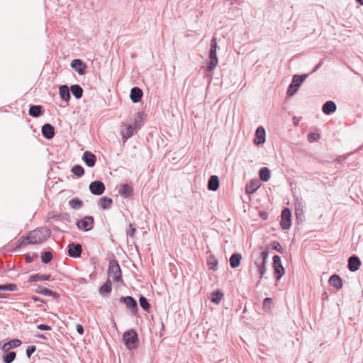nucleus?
Wrapping results in <instances>:
<instances>
[{"label":"nucleus","mask_w":363,"mask_h":363,"mask_svg":"<svg viewBox=\"0 0 363 363\" xmlns=\"http://www.w3.org/2000/svg\"><path fill=\"white\" fill-rule=\"evenodd\" d=\"M43 136L47 140H51L54 138L55 132V128L50 123H45L41 128Z\"/></svg>","instance_id":"dca6fc26"},{"label":"nucleus","mask_w":363,"mask_h":363,"mask_svg":"<svg viewBox=\"0 0 363 363\" xmlns=\"http://www.w3.org/2000/svg\"><path fill=\"white\" fill-rule=\"evenodd\" d=\"M337 106L334 101H327L322 106V111L325 115H330L336 111Z\"/></svg>","instance_id":"a878e982"},{"label":"nucleus","mask_w":363,"mask_h":363,"mask_svg":"<svg viewBox=\"0 0 363 363\" xmlns=\"http://www.w3.org/2000/svg\"><path fill=\"white\" fill-rule=\"evenodd\" d=\"M241 259H242V256L240 253H238V252L233 253L229 259V262H230V265L231 268H233V269L237 268L240 264Z\"/></svg>","instance_id":"f704fd0d"},{"label":"nucleus","mask_w":363,"mask_h":363,"mask_svg":"<svg viewBox=\"0 0 363 363\" xmlns=\"http://www.w3.org/2000/svg\"><path fill=\"white\" fill-rule=\"evenodd\" d=\"M118 192L121 194V196H122L123 197L128 198L129 196H130L133 194V187L131 186H130L129 184H122L120 186Z\"/></svg>","instance_id":"c85d7f7f"},{"label":"nucleus","mask_w":363,"mask_h":363,"mask_svg":"<svg viewBox=\"0 0 363 363\" xmlns=\"http://www.w3.org/2000/svg\"><path fill=\"white\" fill-rule=\"evenodd\" d=\"M6 298V296L4 294H0V298Z\"/></svg>","instance_id":"69168bd1"},{"label":"nucleus","mask_w":363,"mask_h":363,"mask_svg":"<svg viewBox=\"0 0 363 363\" xmlns=\"http://www.w3.org/2000/svg\"><path fill=\"white\" fill-rule=\"evenodd\" d=\"M307 74H295L292 77V81L291 84L289 85L287 89V95L289 96H291L294 95L298 90V88L301 85V84L305 81L307 78Z\"/></svg>","instance_id":"39448f33"},{"label":"nucleus","mask_w":363,"mask_h":363,"mask_svg":"<svg viewBox=\"0 0 363 363\" xmlns=\"http://www.w3.org/2000/svg\"><path fill=\"white\" fill-rule=\"evenodd\" d=\"M293 122L294 125H297L298 124V119L296 116H294L293 118Z\"/></svg>","instance_id":"0e129e2a"},{"label":"nucleus","mask_w":363,"mask_h":363,"mask_svg":"<svg viewBox=\"0 0 363 363\" xmlns=\"http://www.w3.org/2000/svg\"><path fill=\"white\" fill-rule=\"evenodd\" d=\"M5 353L2 356V360L4 363H12L16 357V352L8 351L4 352Z\"/></svg>","instance_id":"e433bc0d"},{"label":"nucleus","mask_w":363,"mask_h":363,"mask_svg":"<svg viewBox=\"0 0 363 363\" xmlns=\"http://www.w3.org/2000/svg\"><path fill=\"white\" fill-rule=\"evenodd\" d=\"M52 277L50 274H32L29 277L28 282H36L39 281H52Z\"/></svg>","instance_id":"cd10ccee"},{"label":"nucleus","mask_w":363,"mask_h":363,"mask_svg":"<svg viewBox=\"0 0 363 363\" xmlns=\"http://www.w3.org/2000/svg\"><path fill=\"white\" fill-rule=\"evenodd\" d=\"M136 232V228L134 227L133 224H129V228L126 230V235L128 237H134Z\"/></svg>","instance_id":"09e8293b"},{"label":"nucleus","mask_w":363,"mask_h":363,"mask_svg":"<svg viewBox=\"0 0 363 363\" xmlns=\"http://www.w3.org/2000/svg\"><path fill=\"white\" fill-rule=\"evenodd\" d=\"M211 47L208 51L209 60L206 65V69L207 72L213 71L218 63V59L217 57V49L218 43L216 37H213L211 40Z\"/></svg>","instance_id":"f03ea898"},{"label":"nucleus","mask_w":363,"mask_h":363,"mask_svg":"<svg viewBox=\"0 0 363 363\" xmlns=\"http://www.w3.org/2000/svg\"><path fill=\"white\" fill-rule=\"evenodd\" d=\"M139 303L140 307L146 312H149L150 310V304L146 297L140 295L139 298Z\"/></svg>","instance_id":"ea45409f"},{"label":"nucleus","mask_w":363,"mask_h":363,"mask_svg":"<svg viewBox=\"0 0 363 363\" xmlns=\"http://www.w3.org/2000/svg\"><path fill=\"white\" fill-rule=\"evenodd\" d=\"M266 140V131L263 126H259L255 131L253 143L256 145H262Z\"/></svg>","instance_id":"4468645a"},{"label":"nucleus","mask_w":363,"mask_h":363,"mask_svg":"<svg viewBox=\"0 0 363 363\" xmlns=\"http://www.w3.org/2000/svg\"><path fill=\"white\" fill-rule=\"evenodd\" d=\"M59 94L62 101L69 102L70 100V91L67 84L60 85L59 87Z\"/></svg>","instance_id":"b1692460"},{"label":"nucleus","mask_w":363,"mask_h":363,"mask_svg":"<svg viewBox=\"0 0 363 363\" xmlns=\"http://www.w3.org/2000/svg\"><path fill=\"white\" fill-rule=\"evenodd\" d=\"M17 290H18V286L16 284H13V283H8V284L0 285V291H15Z\"/></svg>","instance_id":"a18cd8bd"},{"label":"nucleus","mask_w":363,"mask_h":363,"mask_svg":"<svg viewBox=\"0 0 363 363\" xmlns=\"http://www.w3.org/2000/svg\"><path fill=\"white\" fill-rule=\"evenodd\" d=\"M69 205L72 209H79L83 206V201L79 198L72 199L69 201Z\"/></svg>","instance_id":"37998d69"},{"label":"nucleus","mask_w":363,"mask_h":363,"mask_svg":"<svg viewBox=\"0 0 363 363\" xmlns=\"http://www.w3.org/2000/svg\"><path fill=\"white\" fill-rule=\"evenodd\" d=\"M31 241H33L32 235L29 234L27 236H22L21 238L16 242V248L22 247L24 245H28V244H35V242H33Z\"/></svg>","instance_id":"72a5a7b5"},{"label":"nucleus","mask_w":363,"mask_h":363,"mask_svg":"<svg viewBox=\"0 0 363 363\" xmlns=\"http://www.w3.org/2000/svg\"><path fill=\"white\" fill-rule=\"evenodd\" d=\"M44 108L40 105H30L28 114L33 118H38L44 114Z\"/></svg>","instance_id":"aec40b11"},{"label":"nucleus","mask_w":363,"mask_h":363,"mask_svg":"<svg viewBox=\"0 0 363 363\" xmlns=\"http://www.w3.org/2000/svg\"><path fill=\"white\" fill-rule=\"evenodd\" d=\"M38 255L37 252H33L32 255H30L29 253H27L26 255V262L27 263H31L33 260V258H38Z\"/></svg>","instance_id":"3c124183"},{"label":"nucleus","mask_w":363,"mask_h":363,"mask_svg":"<svg viewBox=\"0 0 363 363\" xmlns=\"http://www.w3.org/2000/svg\"><path fill=\"white\" fill-rule=\"evenodd\" d=\"M272 303V299L271 298H265L263 301V307L264 308H270V306Z\"/></svg>","instance_id":"864d4df0"},{"label":"nucleus","mask_w":363,"mask_h":363,"mask_svg":"<svg viewBox=\"0 0 363 363\" xmlns=\"http://www.w3.org/2000/svg\"><path fill=\"white\" fill-rule=\"evenodd\" d=\"M108 274L109 277H112L114 282L118 283L123 281L122 271L118 260L114 259L109 262Z\"/></svg>","instance_id":"20e7f679"},{"label":"nucleus","mask_w":363,"mask_h":363,"mask_svg":"<svg viewBox=\"0 0 363 363\" xmlns=\"http://www.w3.org/2000/svg\"><path fill=\"white\" fill-rule=\"evenodd\" d=\"M274 274L277 280H279L284 274L285 270L281 263V257L279 255L273 257Z\"/></svg>","instance_id":"1a4fd4ad"},{"label":"nucleus","mask_w":363,"mask_h":363,"mask_svg":"<svg viewBox=\"0 0 363 363\" xmlns=\"http://www.w3.org/2000/svg\"><path fill=\"white\" fill-rule=\"evenodd\" d=\"M291 213L289 208H284L281 211L280 225L283 230H288L291 225Z\"/></svg>","instance_id":"9b49d317"},{"label":"nucleus","mask_w":363,"mask_h":363,"mask_svg":"<svg viewBox=\"0 0 363 363\" xmlns=\"http://www.w3.org/2000/svg\"><path fill=\"white\" fill-rule=\"evenodd\" d=\"M35 292L44 296H52L55 298H58L60 297V294L58 293L43 287L41 285L37 286V289L35 290Z\"/></svg>","instance_id":"412c9836"},{"label":"nucleus","mask_w":363,"mask_h":363,"mask_svg":"<svg viewBox=\"0 0 363 363\" xmlns=\"http://www.w3.org/2000/svg\"><path fill=\"white\" fill-rule=\"evenodd\" d=\"M22 341L18 338L11 339L4 343L1 349L4 352L10 351L11 349L16 348L21 346Z\"/></svg>","instance_id":"6ab92c4d"},{"label":"nucleus","mask_w":363,"mask_h":363,"mask_svg":"<svg viewBox=\"0 0 363 363\" xmlns=\"http://www.w3.org/2000/svg\"><path fill=\"white\" fill-rule=\"evenodd\" d=\"M119 301L125 304L126 308L130 310L133 315H136L138 311L137 301L130 296H121Z\"/></svg>","instance_id":"0eeeda50"},{"label":"nucleus","mask_w":363,"mask_h":363,"mask_svg":"<svg viewBox=\"0 0 363 363\" xmlns=\"http://www.w3.org/2000/svg\"><path fill=\"white\" fill-rule=\"evenodd\" d=\"M36 347L35 345H28L26 348V355L30 358L31 355L35 352Z\"/></svg>","instance_id":"8fccbe9b"},{"label":"nucleus","mask_w":363,"mask_h":363,"mask_svg":"<svg viewBox=\"0 0 363 363\" xmlns=\"http://www.w3.org/2000/svg\"><path fill=\"white\" fill-rule=\"evenodd\" d=\"M71 172L77 177H82L84 174V169L80 164H75L72 167Z\"/></svg>","instance_id":"79ce46f5"},{"label":"nucleus","mask_w":363,"mask_h":363,"mask_svg":"<svg viewBox=\"0 0 363 363\" xmlns=\"http://www.w3.org/2000/svg\"><path fill=\"white\" fill-rule=\"evenodd\" d=\"M52 253L50 251L41 252V261L44 264H48L52 259Z\"/></svg>","instance_id":"c03bdc74"},{"label":"nucleus","mask_w":363,"mask_h":363,"mask_svg":"<svg viewBox=\"0 0 363 363\" xmlns=\"http://www.w3.org/2000/svg\"><path fill=\"white\" fill-rule=\"evenodd\" d=\"M274 249L280 253H283L284 251L279 242H276L274 244Z\"/></svg>","instance_id":"6e6d98bb"},{"label":"nucleus","mask_w":363,"mask_h":363,"mask_svg":"<svg viewBox=\"0 0 363 363\" xmlns=\"http://www.w3.org/2000/svg\"><path fill=\"white\" fill-rule=\"evenodd\" d=\"M35 337H38V338H40V339H43V340H47L48 339L47 337L44 334H42V333L36 334Z\"/></svg>","instance_id":"bf43d9fd"},{"label":"nucleus","mask_w":363,"mask_h":363,"mask_svg":"<svg viewBox=\"0 0 363 363\" xmlns=\"http://www.w3.org/2000/svg\"><path fill=\"white\" fill-rule=\"evenodd\" d=\"M322 64L323 62H320L318 65H316L313 68L312 72H315L322 66Z\"/></svg>","instance_id":"680f3d73"},{"label":"nucleus","mask_w":363,"mask_h":363,"mask_svg":"<svg viewBox=\"0 0 363 363\" xmlns=\"http://www.w3.org/2000/svg\"><path fill=\"white\" fill-rule=\"evenodd\" d=\"M37 328L40 330H51L52 328L51 326L46 325V324H39L37 325Z\"/></svg>","instance_id":"5fc2aeb1"},{"label":"nucleus","mask_w":363,"mask_h":363,"mask_svg":"<svg viewBox=\"0 0 363 363\" xmlns=\"http://www.w3.org/2000/svg\"><path fill=\"white\" fill-rule=\"evenodd\" d=\"M329 284L336 289H340L342 287V280L337 274H333L329 279Z\"/></svg>","instance_id":"c756f323"},{"label":"nucleus","mask_w":363,"mask_h":363,"mask_svg":"<svg viewBox=\"0 0 363 363\" xmlns=\"http://www.w3.org/2000/svg\"><path fill=\"white\" fill-rule=\"evenodd\" d=\"M89 189L93 195L101 196L104 193L106 186L101 181L96 180L89 184Z\"/></svg>","instance_id":"f8f14e48"},{"label":"nucleus","mask_w":363,"mask_h":363,"mask_svg":"<svg viewBox=\"0 0 363 363\" xmlns=\"http://www.w3.org/2000/svg\"><path fill=\"white\" fill-rule=\"evenodd\" d=\"M259 177L261 181L267 182L271 177V172L268 167H263L259 171Z\"/></svg>","instance_id":"c9c22d12"},{"label":"nucleus","mask_w":363,"mask_h":363,"mask_svg":"<svg viewBox=\"0 0 363 363\" xmlns=\"http://www.w3.org/2000/svg\"><path fill=\"white\" fill-rule=\"evenodd\" d=\"M223 296L224 294L220 290H216L212 292L211 301L214 303L218 304Z\"/></svg>","instance_id":"58836bf2"},{"label":"nucleus","mask_w":363,"mask_h":363,"mask_svg":"<svg viewBox=\"0 0 363 363\" xmlns=\"http://www.w3.org/2000/svg\"><path fill=\"white\" fill-rule=\"evenodd\" d=\"M113 199L108 196L101 197L98 201L99 206L103 210H108L111 208Z\"/></svg>","instance_id":"bb28decb"},{"label":"nucleus","mask_w":363,"mask_h":363,"mask_svg":"<svg viewBox=\"0 0 363 363\" xmlns=\"http://www.w3.org/2000/svg\"><path fill=\"white\" fill-rule=\"evenodd\" d=\"M82 159L89 167H94L97 160L96 156L89 150H86L83 153Z\"/></svg>","instance_id":"2eb2a0df"},{"label":"nucleus","mask_w":363,"mask_h":363,"mask_svg":"<svg viewBox=\"0 0 363 363\" xmlns=\"http://www.w3.org/2000/svg\"><path fill=\"white\" fill-rule=\"evenodd\" d=\"M245 197H241L242 202L247 204L248 208H250V204L247 201H250V182H247L245 184Z\"/></svg>","instance_id":"49530a36"},{"label":"nucleus","mask_w":363,"mask_h":363,"mask_svg":"<svg viewBox=\"0 0 363 363\" xmlns=\"http://www.w3.org/2000/svg\"><path fill=\"white\" fill-rule=\"evenodd\" d=\"M144 113L143 112L137 113V115L134 119L133 126L135 129H140L143 125Z\"/></svg>","instance_id":"4c0bfd02"},{"label":"nucleus","mask_w":363,"mask_h":363,"mask_svg":"<svg viewBox=\"0 0 363 363\" xmlns=\"http://www.w3.org/2000/svg\"><path fill=\"white\" fill-rule=\"evenodd\" d=\"M209 269L216 271L218 269V259L214 255H211L207 261Z\"/></svg>","instance_id":"a19ab883"},{"label":"nucleus","mask_w":363,"mask_h":363,"mask_svg":"<svg viewBox=\"0 0 363 363\" xmlns=\"http://www.w3.org/2000/svg\"><path fill=\"white\" fill-rule=\"evenodd\" d=\"M261 218L264 220L267 218V213L266 212L261 213Z\"/></svg>","instance_id":"e2e57ef3"},{"label":"nucleus","mask_w":363,"mask_h":363,"mask_svg":"<svg viewBox=\"0 0 363 363\" xmlns=\"http://www.w3.org/2000/svg\"><path fill=\"white\" fill-rule=\"evenodd\" d=\"M268 255L269 254L267 250L261 252L259 257L255 262L257 268V272L259 273L260 278H263L264 277V274H266L267 269L265 264L267 262Z\"/></svg>","instance_id":"6e6552de"},{"label":"nucleus","mask_w":363,"mask_h":363,"mask_svg":"<svg viewBox=\"0 0 363 363\" xmlns=\"http://www.w3.org/2000/svg\"><path fill=\"white\" fill-rule=\"evenodd\" d=\"M143 92L138 86H134L130 89V99L133 103H138L142 100Z\"/></svg>","instance_id":"a211bd4d"},{"label":"nucleus","mask_w":363,"mask_h":363,"mask_svg":"<svg viewBox=\"0 0 363 363\" xmlns=\"http://www.w3.org/2000/svg\"><path fill=\"white\" fill-rule=\"evenodd\" d=\"M30 234L32 235L33 239V241L32 242H35V244H39L43 242L50 237L51 230L47 227L38 228L30 232Z\"/></svg>","instance_id":"7ed1b4c3"},{"label":"nucleus","mask_w":363,"mask_h":363,"mask_svg":"<svg viewBox=\"0 0 363 363\" xmlns=\"http://www.w3.org/2000/svg\"><path fill=\"white\" fill-rule=\"evenodd\" d=\"M303 204L302 201H298V199H296V201L295 203V213L297 220L302 221L303 218H304L303 215Z\"/></svg>","instance_id":"7c9ffc66"},{"label":"nucleus","mask_w":363,"mask_h":363,"mask_svg":"<svg viewBox=\"0 0 363 363\" xmlns=\"http://www.w3.org/2000/svg\"><path fill=\"white\" fill-rule=\"evenodd\" d=\"M342 160V158H338V159L335 160L333 161V162H334V163H335V167H337V168L338 167V166H337V165H340V163H341Z\"/></svg>","instance_id":"052dcab7"},{"label":"nucleus","mask_w":363,"mask_h":363,"mask_svg":"<svg viewBox=\"0 0 363 363\" xmlns=\"http://www.w3.org/2000/svg\"><path fill=\"white\" fill-rule=\"evenodd\" d=\"M69 89L75 99H80L82 97L84 90L79 84H72Z\"/></svg>","instance_id":"473e14b6"},{"label":"nucleus","mask_w":363,"mask_h":363,"mask_svg":"<svg viewBox=\"0 0 363 363\" xmlns=\"http://www.w3.org/2000/svg\"><path fill=\"white\" fill-rule=\"evenodd\" d=\"M319 138H320L319 135L315 134V133H309L308 135V140L311 143L317 141L318 139H319Z\"/></svg>","instance_id":"603ef678"},{"label":"nucleus","mask_w":363,"mask_h":363,"mask_svg":"<svg viewBox=\"0 0 363 363\" xmlns=\"http://www.w3.org/2000/svg\"><path fill=\"white\" fill-rule=\"evenodd\" d=\"M260 186V182L258 179H251V194Z\"/></svg>","instance_id":"de8ad7c7"},{"label":"nucleus","mask_w":363,"mask_h":363,"mask_svg":"<svg viewBox=\"0 0 363 363\" xmlns=\"http://www.w3.org/2000/svg\"><path fill=\"white\" fill-rule=\"evenodd\" d=\"M361 264H362V262H361V260L359 258V257H357V255H352L348 259V264H347L348 269L352 272H354L359 269Z\"/></svg>","instance_id":"f3484780"},{"label":"nucleus","mask_w":363,"mask_h":363,"mask_svg":"<svg viewBox=\"0 0 363 363\" xmlns=\"http://www.w3.org/2000/svg\"><path fill=\"white\" fill-rule=\"evenodd\" d=\"M31 299L34 301V302H41V303H45V301L42 299L41 298H40L39 296H31Z\"/></svg>","instance_id":"13d9d810"},{"label":"nucleus","mask_w":363,"mask_h":363,"mask_svg":"<svg viewBox=\"0 0 363 363\" xmlns=\"http://www.w3.org/2000/svg\"><path fill=\"white\" fill-rule=\"evenodd\" d=\"M76 330H77V332L81 335H82L84 333V327H83V325H82L80 324L77 325Z\"/></svg>","instance_id":"4d7b16f0"},{"label":"nucleus","mask_w":363,"mask_h":363,"mask_svg":"<svg viewBox=\"0 0 363 363\" xmlns=\"http://www.w3.org/2000/svg\"><path fill=\"white\" fill-rule=\"evenodd\" d=\"M99 293L103 295L110 294L112 291V284L109 279H108L100 287Z\"/></svg>","instance_id":"2f4dec72"},{"label":"nucleus","mask_w":363,"mask_h":363,"mask_svg":"<svg viewBox=\"0 0 363 363\" xmlns=\"http://www.w3.org/2000/svg\"><path fill=\"white\" fill-rule=\"evenodd\" d=\"M48 218L50 219H60V220L65 222H71V217L69 213H55L54 211L50 212L48 213Z\"/></svg>","instance_id":"393cba45"},{"label":"nucleus","mask_w":363,"mask_h":363,"mask_svg":"<svg viewBox=\"0 0 363 363\" xmlns=\"http://www.w3.org/2000/svg\"><path fill=\"white\" fill-rule=\"evenodd\" d=\"M54 230H55V231H61V230L58 227H57V226L54 227Z\"/></svg>","instance_id":"774afa93"},{"label":"nucleus","mask_w":363,"mask_h":363,"mask_svg":"<svg viewBox=\"0 0 363 363\" xmlns=\"http://www.w3.org/2000/svg\"><path fill=\"white\" fill-rule=\"evenodd\" d=\"M122 342L128 350H136L140 342L137 331L133 328L125 331L122 336Z\"/></svg>","instance_id":"f257e3e1"},{"label":"nucleus","mask_w":363,"mask_h":363,"mask_svg":"<svg viewBox=\"0 0 363 363\" xmlns=\"http://www.w3.org/2000/svg\"><path fill=\"white\" fill-rule=\"evenodd\" d=\"M82 245L79 242H71L67 245V253L72 258H79L82 257Z\"/></svg>","instance_id":"9d476101"},{"label":"nucleus","mask_w":363,"mask_h":363,"mask_svg":"<svg viewBox=\"0 0 363 363\" xmlns=\"http://www.w3.org/2000/svg\"><path fill=\"white\" fill-rule=\"evenodd\" d=\"M94 225V218L91 216H85L78 219L76 222L77 228L84 232H88L93 229Z\"/></svg>","instance_id":"423d86ee"},{"label":"nucleus","mask_w":363,"mask_h":363,"mask_svg":"<svg viewBox=\"0 0 363 363\" xmlns=\"http://www.w3.org/2000/svg\"><path fill=\"white\" fill-rule=\"evenodd\" d=\"M357 3H359L360 5H363V0H356Z\"/></svg>","instance_id":"338daca9"},{"label":"nucleus","mask_w":363,"mask_h":363,"mask_svg":"<svg viewBox=\"0 0 363 363\" xmlns=\"http://www.w3.org/2000/svg\"><path fill=\"white\" fill-rule=\"evenodd\" d=\"M220 186V179L217 175H212L209 177L208 182V189L210 191H215L218 189Z\"/></svg>","instance_id":"5701e85b"},{"label":"nucleus","mask_w":363,"mask_h":363,"mask_svg":"<svg viewBox=\"0 0 363 363\" xmlns=\"http://www.w3.org/2000/svg\"><path fill=\"white\" fill-rule=\"evenodd\" d=\"M135 127L132 124L124 125V128L121 130V135L125 140L131 138L135 133Z\"/></svg>","instance_id":"4be33fe9"},{"label":"nucleus","mask_w":363,"mask_h":363,"mask_svg":"<svg viewBox=\"0 0 363 363\" xmlns=\"http://www.w3.org/2000/svg\"><path fill=\"white\" fill-rule=\"evenodd\" d=\"M71 67L77 72L79 75L85 73L87 68L86 64L81 59H74L71 62Z\"/></svg>","instance_id":"ddd939ff"}]
</instances>
